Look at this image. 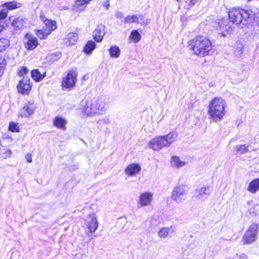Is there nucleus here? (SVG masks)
<instances>
[{"label": "nucleus", "mask_w": 259, "mask_h": 259, "mask_svg": "<svg viewBox=\"0 0 259 259\" xmlns=\"http://www.w3.org/2000/svg\"><path fill=\"white\" fill-rule=\"evenodd\" d=\"M227 104L224 99L221 97H215L209 103L207 114L209 118L214 122L222 120L226 114Z\"/></svg>", "instance_id": "nucleus-1"}, {"label": "nucleus", "mask_w": 259, "mask_h": 259, "mask_svg": "<svg viewBox=\"0 0 259 259\" xmlns=\"http://www.w3.org/2000/svg\"><path fill=\"white\" fill-rule=\"evenodd\" d=\"M190 50L197 55L205 56L211 50V41L203 36H197L189 41Z\"/></svg>", "instance_id": "nucleus-2"}, {"label": "nucleus", "mask_w": 259, "mask_h": 259, "mask_svg": "<svg viewBox=\"0 0 259 259\" xmlns=\"http://www.w3.org/2000/svg\"><path fill=\"white\" fill-rule=\"evenodd\" d=\"M229 18L233 23L246 25L252 22L253 15L244 9L233 8L229 12Z\"/></svg>", "instance_id": "nucleus-3"}, {"label": "nucleus", "mask_w": 259, "mask_h": 259, "mask_svg": "<svg viewBox=\"0 0 259 259\" xmlns=\"http://www.w3.org/2000/svg\"><path fill=\"white\" fill-rule=\"evenodd\" d=\"M177 134L170 132L166 135L158 136L149 142V147L154 151H159L164 147H169L175 141Z\"/></svg>", "instance_id": "nucleus-4"}, {"label": "nucleus", "mask_w": 259, "mask_h": 259, "mask_svg": "<svg viewBox=\"0 0 259 259\" xmlns=\"http://www.w3.org/2000/svg\"><path fill=\"white\" fill-rule=\"evenodd\" d=\"M77 72L76 70H70L67 75L62 78L61 86L64 91H70L76 84L77 79Z\"/></svg>", "instance_id": "nucleus-5"}, {"label": "nucleus", "mask_w": 259, "mask_h": 259, "mask_svg": "<svg viewBox=\"0 0 259 259\" xmlns=\"http://www.w3.org/2000/svg\"><path fill=\"white\" fill-rule=\"evenodd\" d=\"M259 224H252L251 225L242 238L243 244H251L255 242L257 238Z\"/></svg>", "instance_id": "nucleus-6"}, {"label": "nucleus", "mask_w": 259, "mask_h": 259, "mask_svg": "<svg viewBox=\"0 0 259 259\" xmlns=\"http://www.w3.org/2000/svg\"><path fill=\"white\" fill-rule=\"evenodd\" d=\"M188 190L189 188L186 185L176 187L172 192L171 199L178 203H182L186 199Z\"/></svg>", "instance_id": "nucleus-7"}, {"label": "nucleus", "mask_w": 259, "mask_h": 259, "mask_svg": "<svg viewBox=\"0 0 259 259\" xmlns=\"http://www.w3.org/2000/svg\"><path fill=\"white\" fill-rule=\"evenodd\" d=\"M32 85L28 76H24L17 86L18 92L23 95H28L30 92Z\"/></svg>", "instance_id": "nucleus-8"}, {"label": "nucleus", "mask_w": 259, "mask_h": 259, "mask_svg": "<svg viewBox=\"0 0 259 259\" xmlns=\"http://www.w3.org/2000/svg\"><path fill=\"white\" fill-rule=\"evenodd\" d=\"M98 222L94 214H90L87 220V228L88 230L86 234L88 236H91L92 233H94L98 228Z\"/></svg>", "instance_id": "nucleus-9"}, {"label": "nucleus", "mask_w": 259, "mask_h": 259, "mask_svg": "<svg viewBox=\"0 0 259 259\" xmlns=\"http://www.w3.org/2000/svg\"><path fill=\"white\" fill-rule=\"evenodd\" d=\"M153 194L150 192H144L140 194L137 203L139 207H143L151 204Z\"/></svg>", "instance_id": "nucleus-10"}, {"label": "nucleus", "mask_w": 259, "mask_h": 259, "mask_svg": "<svg viewBox=\"0 0 259 259\" xmlns=\"http://www.w3.org/2000/svg\"><path fill=\"white\" fill-rule=\"evenodd\" d=\"M24 47L28 50L34 49L38 45L37 38L30 33H27L24 37Z\"/></svg>", "instance_id": "nucleus-11"}, {"label": "nucleus", "mask_w": 259, "mask_h": 259, "mask_svg": "<svg viewBox=\"0 0 259 259\" xmlns=\"http://www.w3.org/2000/svg\"><path fill=\"white\" fill-rule=\"evenodd\" d=\"M105 98L103 96L94 99L91 101V105L97 114H101L104 110Z\"/></svg>", "instance_id": "nucleus-12"}, {"label": "nucleus", "mask_w": 259, "mask_h": 259, "mask_svg": "<svg viewBox=\"0 0 259 259\" xmlns=\"http://www.w3.org/2000/svg\"><path fill=\"white\" fill-rule=\"evenodd\" d=\"M124 23H137L146 25L148 22L145 20L144 17L141 14H135L127 16L124 19Z\"/></svg>", "instance_id": "nucleus-13"}, {"label": "nucleus", "mask_w": 259, "mask_h": 259, "mask_svg": "<svg viewBox=\"0 0 259 259\" xmlns=\"http://www.w3.org/2000/svg\"><path fill=\"white\" fill-rule=\"evenodd\" d=\"M211 191L212 188L209 186L202 187L196 190V197L199 200H204L210 195Z\"/></svg>", "instance_id": "nucleus-14"}, {"label": "nucleus", "mask_w": 259, "mask_h": 259, "mask_svg": "<svg viewBox=\"0 0 259 259\" xmlns=\"http://www.w3.org/2000/svg\"><path fill=\"white\" fill-rule=\"evenodd\" d=\"M218 26L220 28V30L222 31L224 35L229 34L232 31L231 23L226 19L223 18L220 20L219 22Z\"/></svg>", "instance_id": "nucleus-15"}, {"label": "nucleus", "mask_w": 259, "mask_h": 259, "mask_svg": "<svg viewBox=\"0 0 259 259\" xmlns=\"http://www.w3.org/2000/svg\"><path fill=\"white\" fill-rule=\"evenodd\" d=\"M105 27L103 25H100L93 31V38L97 42H100L102 40L105 34Z\"/></svg>", "instance_id": "nucleus-16"}, {"label": "nucleus", "mask_w": 259, "mask_h": 259, "mask_svg": "<svg viewBox=\"0 0 259 259\" xmlns=\"http://www.w3.org/2000/svg\"><path fill=\"white\" fill-rule=\"evenodd\" d=\"M67 123V120L60 116H57L53 119V125L61 130H66Z\"/></svg>", "instance_id": "nucleus-17"}, {"label": "nucleus", "mask_w": 259, "mask_h": 259, "mask_svg": "<svg viewBox=\"0 0 259 259\" xmlns=\"http://www.w3.org/2000/svg\"><path fill=\"white\" fill-rule=\"evenodd\" d=\"M141 170L140 165L138 163L129 164L125 169V174L128 176H134Z\"/></svg>", "instance_id": "nucleus-18"}, {"label": "nucleus", "mask_w": 259, "mask_h": 259, "mask_svg": "<svg viewBox=\"0 0 259 259\" xmlns=\"http://www.w3.org/2000/svg\"><path fill=\"white\" fill-rule=\"evenodd\" d=\"M35 109V106L34 104H26L21 109L20 115L22 117H28L33 113Z\"/></svg>", "instance_id": "nucleus-19"}, {"label": "nucleus", "mask_w": 259, "mask_h": 259, "mask_svg": "<svg viewBox=\"0 0 259 259\" xmlns=\"http://www.w3.org/2000/svg\"><path fill=\"white\" fill-rule=\"evenodd\" d=\"M26 24V19L22 16L15 18L12 20V25L16 30H21Z\"/></svg>", "instance_id": "nucleus-20"}, {"label": "nucleus", "mask_w": 259, "mask_h": 259, "mask_svg": "<svg viewBox=\"0 0 259 259\" xmlns=\"http://www.w3.org/2000/svg\"><path fill=\"white\" fill-rule=\"evenodd\" d=\"M170 163L172 167L177 169L183 167L186 164L185 161L181 160L180 158L177 156H172L171 157Z\"/></svg>", "instance_id": "nucleus-21"}, {"label": "nucleus", "mask_w": 259, "mask_h": 259, "mask_svg": "<svg viewBox=\"0 0 259 259\" xmlns=\"http://www.w3.org/2000/svg\"><path fill=\"white\" fill-rule=\"evenodd\" d=\"M174 232V230H172V227H163L159 231L158 235L160 238L164 239L169 236Z\"/></svg>", "instance_id": "nucleus-22"}, {"label": "nucleus", "mask_w": 259, "mask_h": 259, "mask_svg": "<svg viewBox=\"0 0 259 259\" xmlns=\"http://www.w3.org/2000/svg\"><path fill=\"white\" fill-rule=\"evenodd\" d=\"M21 6L22 4L16 1H12L5 3L3 5V7L5 9H7L8 12L9 10H13L14 9H18L21 8Z\"/></svg>", "instance_id": "nucleus-23"}, {"label": "nucleus", "mask_w": 259, "mask_h": 259, "mask_svg": "<svg viewBox=\"0 0 259 259\" xmlns=\"http://www.w3.org/2000/svg\"><path fill=\"white\" fill-rule=\"evenodd\" d=\"M44 23L45 25V29L50 30V33L57 29V23L55 21L46 19L44 20Z\"/></svg>", "instance_id": "nucleus-24"}, {"label": "nucleus", "mask_w": 259, "mask_h": 259, "mask_svg": "<svg viewBox=\"0 0 259 259\" xmlns=\"http://www.w3.org/2000/svg\"><path fill=\"white\" fill-rule=\"evenodd\" d=\"M247 190L251 193H255L259 190V179H255L250 182Z\"/></svg>", "instance_id": "nucleus-25"}, {"label": "nucleus", "mask_w": 259, "mask_h": 259, "mask_svg": "<svg viewBox=\"0 0 259 259\" xmlns=\"http://www.w3.org/2000/svg\"><path fill=\"white\" fill-rule=\"evenodd\" d=\"M83 110L85 114L88 116H92L97 114L96 111L94 110L93 106L91 105V102H86L85 105L83 106Z\"/></svg>", "instance_id": "nucleus-26"}, {"label": "nucleus", "mask_w": 259, "mask_h": 259, "mask_svg": "<svg viewBox=\"0 0 259 259\" xmlns=\"http://www.w3.org/2000/svg\"><path fill=\"white\" fill-rule=\"evenodd\" d=\"M96 48V43L92 40H89L83 48V52L87 54H90Z\"/></svg>", "instance_id": "nucleus-27"}, {"label": "nucleus", "mask_w": 259, "mask_h": 259, "mask_svg": "<svg viewBox=\"0 0 259 259\" xmlns=\"http://www.w3.org/2000/svg\"><path fill=\"white\" fill-rule=\"evenodd\" d=\"M31 74L32 78L36 81H41L46 76V72L41 74L37 69L33 70Z\"/></svg>", "instance_id": "nucleus-28"}, {"label": "nucleus", "mask_w": 259, "mask_h": 259, "mask_svg": "<svg viewBox=\"0 0 259 259\" xmlns=\"http://www.w3.org/2000/svg\"><path fill=\"white\" fill-rule=\"evenodd\" d=\"M201 1V0H177L178 2L183 4L184 7L187 9L193 7L195 4Z\"/></svg>", "instance_id": "nucleus-29"}, {"label": "nucleus", "mask_w": 259, "mask_h": 259, "mask_svg": "<svg viewBox=\"0 0 259 259\" xmlns=\"http://www.w3.org/2000/svg\"><path fill=\"white\" fill-rule=\"evenodd\" d=\"M34 31L35 34L40 39H45L48 36V35L50 34V31L46 30L45 29V27L41 29L35 30Z\"/></svg>", "instance_id": "nucleus-30"}, {"label": "nucleus", "mask_w": 259, "mask_h": 259, "mask_svg": "<svg viewBox=\"0 0 259 259\" xmlns=\"http://www.w3.org/2000/svg\"><path fill=\"white\" fill-rule=\"evenodd\" d=\"M141 38V35L137 30H133L131 31L129 39H132L133 42L137 43Z\"/></svg>", "instance_id": "nucleus-31"}, {"label": "nucleus", "mask_w": 259, "mask_h": 259, "mask_svg": "<svg viewBox=\"0 0 259 259\" xmlns=\"http://www.w3.org/2000/svg\"><path fill=\"white\" fill-rule=\"evenodd\" d=\"M78 35L76 33L70 32L67 35V39H68L70 45H74L78 40Z\"/></svg>", "instance_id": "nucleus-32"}, {"label": "nucleus", "mask_w": 259, "mask_h": 259, "mask_svg": "<svg viewBox=\"0 0 259 259\" xmlns=\"http://www.w3.org/2000/svg\"><path fill=\"white\" fill-rule=\"evenodd\" d=\"M109 51L111 57L115 58L118 57L120 53L119 49L117 46H112Z\"/></svg>", "instance_id": "nucleus-33"}, {"label": "nucleus", "mask_w": 259, "mask_h": 259, "mask_svg": "<svg viewBox=\"0 0 259 259\" xmlns=\"http://www.w3.org/2000/svg\"><path fill=\"white\" fill-rule=\"evenodd\" d=\"M234 52L236 53L237 55H240L242 54L243 51V46L242 43L240 41H237L234 46Z\"/></svg>", "instance_id": "nucleus-34"}, {"label": "nucleus", "mask_w": 259, "mask_h": 259, "mask_svg": "<svg viewBox=\"0 0 259 259\" xmlns=\"http://www.w3.org/2000/svg\"><path fill=\"white\" fill-rule=\"evenodd\" d=\"M60 57H61V54L58 53H56V54H50L48 56L47 58L49 61V63H53L59 59Z\"/></svg>", "instance_id": "nucleus-35"}, {"label": "nucleus", "mask_w": 259, "mask_h": 259, "mask_svg": "<svg viewBox=\"0 0 259 259\" xmlns=\"http://www.w3.org/2000/svg\"><path fill=\"white\" fill-rule=\"evenodd\" d=\"M234 149L237 152L240 154H244L248 151V146L245 145H237L234 147Z\"/></svg>", "instance_id": "nucleus-36"}, {"label": "nucleus", "mask_w": 259, "mask_h": 259, "mask_svg": "<svg viewBox=\"0 0 259 259\" xmlns=\"http://www.w3.org/2000/svg\"><path fill=\"white\" fill-rule=\"evenodd\" d=\"M9 46V41L7 39H0V52L5 50Z\"/></svg>", "instance_id": "nucleus-37"}, {"label": "nucleus", "mask_w": 259, "mask_h": 259, "mask_svg": "<svg viewBox=\"0 0 259 259\" xmlns=\"http://www.w3.org/2000/svg\"><path fill=\"white\" fill-rule=\"evenodd\" d=\"M92 0H76L75 5L76 8L78 9L79 7L87 6L90 4Z\"/></svg>", "instance_id": "nucleus-38"}, {"label": "nucleus", "mask_w": 259, "mask_h": 259, "mask_svg": "<svg viewBox=\"0 0 259 259\" xmlns=\"http://www.w3.org/2000/svg\"><path fill=\"white\" fill-rule=\"evenodd\" d=\"M28 69L25 67H21L20 69L18 70V74L19 76H28Z\"/></svg>", "instance_id": "nucleus-39"}, {"label": "nucleus", "mask_w": 259, "mask_h": 259, "mask_svg": "<svg viewBox=\"0 0 259 259\" xmlns=\"http://www.w3.org/2000/svg\"><path fill=\"white\" fill-rule=\"evenodd\" d=\"M8 15V12L7 9H5L4 8L0 10V23L3 22L5 19H6Z\"/></svg>", "instance_id": "nucleus-40"}, {"label": "nucleus", "mask_w": 259, "mask_h": 259, "mask_svg": "<svg viewBox=\"0 0 259 259\" xmlns=\"http://www.w3.org/2000/svg\"><path fill=\"white\" fill-rule=\"evenodd\" d=\"M9 129L12 132H19V126L16 123L11 122L10 123Z\"/></svg>", "instance_id": "nucleus-41"}, {"label": "nucleus", "mask_w": 259, "mask_h": 259, "mask_svg": "<svg viewBox=\"0 0 259 259\" xmlns=\"http://www.w3.org/2000/svg\"><path fill=\"white\" fill-rule=\"evenodd\" d=\"M9 60L10 58L8 57L5 56L0 57V65H6L9 63Z\"/></svg>", "instance_id": "nucleus-42"}, {"label": "nucleus", "mask_w": 259, "mask_h": 259, "mask_svg": "<svg viewBox=\"0 0 259 259\" xmlns=\"http://www.w3.org/2000/svg\"><path fill=\"white\" fill-rule=\"evenodd\" d=\"M3 155L4 157L5 158L7 157H10L11 156L12 151L8 149L3 153Z\"/></svg>", "instance_id": "nucleus-43"}, {"label": "nucleus", "mask_w": 259, "mask_h": 259, "mask_svg": "<svg viewBox=\"0 0 259 259\" xmlns=\"http://www.w3.org/2000/svg\"><path fill=\"white\" fill-rule=\"evenodd\" d=\"M101 121L107 124H109L110 123V120L109 118H108V117H105L104 118L101 120Z\"/></svg>", "instance_id": "nucleus-44"}, {"label": "nucleus", "mask_w": 259, "mask_h": 259, "mask_svg": "<svg viewBox=\"0 0 259 259\" xmlns=\"http://www.w3.org/2000/svg\"><path fill=\"white\" fill-rule=\"evenodd\" d=\"M25 159L28 161V162H32V156L29 153H28L25 156Z\"/></svg>", "instance_id": "nucleus-45"}, {"label": "nucleus", "mask_w": 259, "mask_h": 259, "mask_svg": "<svg viewBox=\"0 0 259 259\" xmlns=\"http://www.w3.org/2000/svg\"><path fill=\"white\" fill-rule=\"evenodd\" d=\"M103 6L106 8V10H109L110 7V1L107 0L106 2H105L103 4Z\"/></svg>", "instance_id": "nucleus-46"}, {"label": "nucleus", "mask_w": 259, "mask_h": 259, "mask_svg": "<svg viewBox=\"0 0 259 259\" xmlns=\"http://www.w3.org/2000/svg\"><path fill=\"white\" fill-rule=\"evenodd\" d=\"M7 26L6 22H2L0 23V32H1L4 28Z\"/></svg>", "instance_id": "nucleus-47"}, {"label": "nucleus", "mask_w": 259, "mask_h": 259, "mask_svg": "<svg viewBox=\"0 0 259 259\" xmlns=\"http://www.w3.org/2000/svg\"><path fill=\"white\" fill-rule=\"evenodd\" d=\"M115 17L117 18H122L123 16V13L121 12H117L115 13Z\"/></svg>", "instance_id": "nucleus-48"}, {"label": "nucleus", "mask_w": 259, "mask_h": 259, "mask_svg": "<svg viewBox=\"0 0 259 259\" xmlns=\"http://www.w3.org/2000/svg\"><path fill=\"white\" fill-rule=\"evenodd\" d=\"M4 70V66H0V77L3 74Z\"/></svg>", "instance_id": "nucleus-49"}, {"label": "nucleus", "mask_w": 259, "mask_h": 259, "mask_svg": "<svg viewBox=\"0 0 259 259\" xmlns=\"http://www.w3.org/2000/svg\"><path fill=\"white\" fill-rule=\"evenodd\" d=\"M89 78V76L88 75H84L82 77V79L84 80H85L87 79H88Z\"/></svg>", "instance_id": "nucleus-50"}, {"label": "nucleus", "mask_w": 259, "mask_h": 259, "mask_svg": "<svg viewBox=\"0 0 259 259\" xmlns=\"http://www.w3.org/2000/svg\"><path fill=\"white\" fill-rule=\"evenodd\" d=\"M241 257H242L243 259H247V257L245 254L242 255Z\"/></svg>", "instance_id": "nucleus-51"}, {"label": "nucleus", "mask_w": 259, "mask_h": 259, "mask_svg": "<svg viewBox=\"0 0 259 259\" xmlns=\"http://www.w3.org/2000/svg\"><path fill=\"white\" fill-rule=\"evenodd\" d=\"M84 8H83V9H79V11H84Z\"/></svg>", "instance_id": "nucleus-52"}]
</instances>
